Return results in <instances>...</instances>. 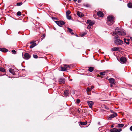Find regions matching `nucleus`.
<instances>
[{
	"mask_svg": "<svg viewBox=\"0 0 132 132\" xmlns=\"http://www.w3.org/2000/svg\"><path fill=\"white\" fill-rule=\"evenodd\" d=\"M113 35L115 36L114 38L118 39L119 38V36L117 34L123 36L126 34V33L124 31L122 30H120L118 28H117L115 29V31L113 32Z\"/></svg>",
	"mask_w": 132,
	"mask_h": 132,
	"instance_id": "nucleus-1",
	"label": "nucleus"
},
{
	"mask_svg": "<svg viewBox=\"0 0 132 132\" xmlns=\"http://www.w3.org/2000/svg\"><path fill=\"white\" fill-rule=\"evenodd\" d=\"M114 17L113 16H109L107 17V20L106 22L107 24L109 25H111L114 22Z\"/></svg>",
	"mask_w": 132,
	"mask_h": 132,
	"instance_id": "nucleus-2",
	"label": "nucleus"
},
{
	"mask_svg": "<svg viewBox=\"0 0 132 132\" xmlns=\"http://www.w3.org/2000/svg\"><path fill=\"white\" fill-rule=\"evenodd\" d=\"M64 67H60L61 70L62 71L67 70L68 69H71V66L69 65L64 64Z\"/></svg>",
	"mask_w": 132,
	"mask_h": 132,
	"instance_id": "nucleus-3",
	"label": "nucleus"
},
{
	"mask_svg": "<svg viewBox=\"0 0 132 132\" xmlns=\"http://www.w3.org/2000/svg\"><path fill=\"white\" fill-rule=\"evenodd\" d=\"M114 43L116 44L119 45H121L123 43L122 41L119 39H116L114 41Z\"/></svg>",
	"mask_w": 132,
	"mask_h": 132,
	"instance_id": "nucleus-4",
	"label": "nucleus"
},
{
	"mask_svg": "<svg viewBox=\"0 0 132 132\" xmlns=\"http://www.w3.org/2000/svg\"><path fill=\"white\" fill-rule=\"evenodd\" d=\"M122 130V129L121 128L118 129L116 128H113L111 129L110 130L111 132H120Z\"/></svg>",
	"mask_w": 132,
	"mask_h": 132,
	"instance_id": "nucleus-5",
	"label": "nucleus"
},
{
	"mask_svg": "<svg viewBox=\"0 0 132 132\" xmlns=\"http://www.w3.org/2000/svg\"><path fill=\"white\" fill-rule=\"evenodd\" d=\"M57 25L60 27L62 26L65 24V22L63 21H55Z\"/></svg>",
	"mask_w": 132,
	"mask_h": 132,
	"instance_id": "nucleus-6",
	"label": "nucleus"
},
{
	"mask_svg": "<svg viewBox=\"0 0 132 132\" xmlns=\"http://www.w3.org/2000/svg\"><path fill=\"white\" fill-rule=\"evenodd\" d=\"M111 113H112V114L110 116L109 118H113L117 116V113L114 112L113 110H111Z\"/></svg>",
	"mask_w": 132,
	"mask_h": 132,
	"instance_id": "nucleus-7",
	"label": "nucleus"
},
{
	"mask_svg": "<svg viewBox=\"0 0 132 132\" xmlns=\"http://www.w3.org/2000/svg\"><path fill=\"white\" fill-rule=\"evenodd\" d=\"M30 55L28 53H26L24 55L23 57L24 59L26 60H28L30 58Z\"/></svg>",
	"mask_w": 132,
	"mask_h": 132,
	"instance_id": "nucleus-8",
	"label": "nucleus"
},
{
	"mask_svg": "<svg viewBox=\"0 0 132 132\" xmlns=\"http://www.w3.org/2000/svg\"><path fill=\"white\" fill-rule=\"evenodd\" d=\"M109 82L111 84H115L116 83L115 80L113 78H110L109 79Z\"/></svg>",
	"mask_w": 132,
	"mask_h": 132,
	"instance_id": "nucleus-9",
	"label": "nucleus"
},
{
	"mask_svg": "<svg viewBox=\"0 0 132 132\" xmlns=\"http://www.w3.org/2000/svg\"><path fill=\"white\" fill-rule=\"evenodd\" d=\"M30 44H31L30 46V48H32L37 45L36 43H35V42L34 41L31 42Z\"/></svg>",
	"mask_w": 132,
	"mask_h": 132,
	"instance_id": "nucleus-10",
	"label": "nucleus"
},
{
	"mask_svg": "<svg viewBox=\"0 0 132 132\" xmlns=\"http://www.w3.org/2000/svg\"><path fill=\"white\" fill-rule=\"evenodd\" d=\"M87 103H88L89 108H92V106L94 104L93 102L89 101H87Z\"/></svg>",
	"mask_w": 132,
	"mask_h": 132,
	"instance_id": "nucleus-11",
	"label": "nucleus"
},
{
	"mask_svg": "<svg viewBox=\"0 0 132 132\" xmlns=\"http://www.w3.org/2000/svg\"><path fill=\"white\" fill-rule=\"evenodd\" d=\"M120 62L123 63L126 62L127 61L126 58L124 57H122L120 58Z\"/></svg>",
	"mask_w": 132,
	"mask_h": 132,
	"instance_id": "nucleus-12",
	"label": "nucleus"
},
{
	"mask_svg": "<svg viewBox=\"0 0 132 132\" xmlns=\"http://www.w3.org/2000/svg\"><path fill=\"white\" fill-rule=\"evenodd\" d=\"M87 23L89 24V25L91 26H93L94 24V22L90 20H87Z\"/></svg>",
	"mask_w": 132,
	"mask_h": 132,
	"instance_id": "nucleus-13",
	"label": "nucleus"
},
{
	"mask_svg": "<svg viewBox=\"0 0 132 132\" xmlns=\"http://www.w3.org/2000/svg\"><path fill=\"white\" fill-rule=\"evenodd\" d=\"M98 16L100 17H102L103 16V13L101 11H99L97 13Z\"/></svg>",
	"mask_w": 132,
	"mask_h": 132,
	"instance_id": "nucleus-14",
	"label": "nucleus"
},
{
	"mask_svg": "<svg viewBox=\"0 0 132 132\" xmlns=\"http://www.w3.org/2000/svg\"><path fill=\"white\" fill-rule=\"evenodd\" d=\"M77 14L79 16L81 17H82L84 16L82 13L79 11L77 12Z\"/></svg>",
	"mask_w": 132,
	"mask_h": 132,
	"instance_id": "nucleus-15",
	"label": "nucleus"
},
{
	"mask_svg": "<svg viewBox=\"0 0 132 132\" xmlns=\"http://www.w3.org/2000/svg\"><path fill=\"white\" fill-rule=\"evenodd\" d=\"M59 81L61 83H64L65 82V79L64 78H60L59 79Z\"/></svg>",
	"mask_w": 132,
	"mask_h": 132,
	"instance_id": "nucleus-16",
	"label": "nucleus"
},
{
	"mask_svg": "<svg viewBox=\"0 0 132 132\" xmlns=\"http://www.w3.org/2000/svg\"><path fill=\"white\" fill-rule=\"evenodd\" d=\"M0 51L3 52H6L7 51V49L4 48H0Z\"/></svg>",
	"mask_w": 132,
	"mask_h": 132,
	"instance_id": "nucleus-17",
	"label": "nucleus"
},
{
	"mask_svg": "<svg viewBox=\"0 0 132 132\" xmlns=\"http://www.w3.org/2000/svg\"><path fill=\"white\" fill-rule=\"evenodd\" d=\"M120 48L119 47H113L111 49V50L112 51H118Z\"/></svg>",
	"mask_w": 132,
	"mask_h": 132,
	"instance_id": "nucleus-18",
	"label": "nucleus"
},
{
	"mask_svg": "<svg viewBox=\"0 0 132 132\" xmlns=\"http://www.w3.org/2000/svg\"><path fill=\"white\" fill-rule=\"evenodd\" d=\"M69 91L68 90H66L64 91V95L65 96H67L69 94Z\"/></svg>",
	"mask_w": 132,
	"mask_h": 132,
	"instance_id": "nucleus-19",
	"label": "nucleus"
},
{
	"mask_svg": "<svg viewBox=\"0 0 132 132\" xmlns=\"http://www.w3.org/2000/svg\"><path fill=\"white\" fill-rule=\"evenodd\" d=\"M10 72L13 75H14L15 73L14 70L10 68L9 69Z\"/></svg>",
	"mask_w": 132,
	"mask_h": 132,
	"instance_id": "nucleus-20",
	"label": "nucleus"
},
{
	"mask_svg": "<svg viewBox=\"0 0 132 132\" xmlns=\"http://www.w3.org/2000/svg\"><path fill=\"white\" fill-rule=\"evenodd\" d=\"M124 126V124H118L117 126V127L118 128H121L123 127Z\"/></svg>",
	"mask_w": 132,
	"mask_h": 132,
	"instance_id": "nucleus-21",
	"label": "nucleus"
},
{
	"mask_svg": "<svg viewBox=\"0 0 132 132\" xmlns=\"http://www.w3.org/2000/svg\"><path fill=\"white\" fill-rule=\"evenodd\" d=\"M68 29L69 32H70L71 34L72 35L74 34V33L73 32H72V29H71L69 28H68Z\"/></svg>",
	"mask_w": 132,
	"mask_h": 132,
	"instance_id": "nucleus-22",
	"label": "nucleus"
},
{
	"mask_svg": "<svg viewBox=\"0 0 132 132\" xmlns=\"http://www.w3.org/2000/svg\"><path fill=\"white\" fill-rule=\"evenodd\" d=\"M5 71V70L3 68L0 67V71L4 72Z\"/></svg>",
	"mask_w": 132,
	"mask_h": 132,
	"instance_id": "nucleus-23",
	"label": "nucleus"
},
{
	"mask_svg": "<svg viewBox=\"0 0 132 132\" xmlns=\"http://www.w3.org/2000/svg\"><path fill=\"white\" fill-rule=\"evenodd\" d=\"M87 121H86L85 122H80V124L81 125H86L87 124Z\"/></svg>",
	"mask_w": 132,
	"mask_h": 132,
	"instance_id": "nucleus-24",
	"label": "nucleus"
},
{
	"mask_svg": "<svg viewBox=\"0 0 132 132\" xmlns=\"http://www.w3.org/2000/svg\"><path fill=\"white\" fill-rule=\"evenodd\" d=\"M87 34V32H85L82 33L80 34V36L81 37H83Z\"/></svg>",
	"mask_w": 132,
	"mask_h": 132,
	"instance_id": "nucleus-25",
	"label": "nucleus"
},
{
	"mask_svg": "<svg viewBox=\"0 0 132 132\" xmlns=\"http://www.w3.org/2000/svg\"><path fill=\"white\" fill-rule=\"evenodd\" d=\"M94 70V68L92 67H90L88 69V71L90 72H92Z\"/></svg>",
	"mask_w": 132,
	"mask_h": 132,
	"instance_id": "nucleus-26",
	"label": "nucleus"
},
{
	"mask_svg": "<svg viewBox=\"0 0 132 132\" xmlns=\"http://www.w3.org/2000/svg\"><path fill=\"white\" fill-rule=\"evenodd\" d=\"M84 6L88 7H90L91 6L90 5L88 4H84Z\"/></svg>",
	"mask_w": 132,
	"mask_h": 132,
	"instance_id": "nucleus-27",
	"label": "nucleus"
},
{
	"mask_svg": "<svg viewBox=\"0 0 132 132\" xmlns=\"http://www.w3.org/2000/svg\"><path fill=\"white\" fill-rule=\"evenodd\" d=\"M127 6H128L130 8H132V3H129L128 4Z\"/></svg>",
	"mask_w": 132,
	"mask_h": 132,
	"instance_id": "nucleus-28",
	"label": "nucleus"
},
{
	"mask_svg": "<svg viewBox=\"0 0 132 132\" xmlns=\"http://www.w3.org/2000/svg\"><path fill=\"white\" fill-rule=\"evenodd\" d=\"M106 71H105L104 72H101L100 73V75L104 76L105 75H106Z\"/></svg>",
	"mask_w": 132,
	"mask_h": 132,
	"instance_id": "nucleus-29",
	"label": "nucleus"
},
{
	"mask_svg": "<svg viewBox=\"0 0 132 132\" xmlns=\"http://www.w3.org/2000/svg\"><path fill=\"white\" fill-rule=\"evenodd\" d=\"M23 3H24V2L22 3V2H20L18 3H17L16 5L18 6H20L21 5L23 4Z\"/></svg>",
	"mask_w": 132,
	"mask_h": 132,
	"instance_id": "nucleus-30",
	"label": "nucleus"
},
{
	"mask_svg": "<svg viewBox=\"0 0 132 132\" xmlns=\"http://www.w3.org/2000/svg\"><path fill=\"white\" fill-rule=\"evenodd\" d=\"M124 42L125 43H126L127 44H129V41H127L126 40V39L124 38Z\"/></svg>",
	"mask_w": 132,
	"mask_h": 132,
	"instance_id": "nucleus-31",
	"label": "nucleus"
},
{
	"mask_svg": "<svg viewBox=\"0 0 132 132\" xmlns=\"http://www.w3.org/2000/svg\"><path fill=\"white\" fill-rule=\"evenodd\" d=\"M66 16L67 19L68 20H70L71 19V16L69 15H66Z\"/></svg>",
	"mask_w": 132,
	"mask_h": 132,
	"instance_id": "nucleus-32",
	"label": "nucleus"
},
{
	"mask_svg": "<svg viewBox=\"0 0 132 132\" xmlns=\"http://www.w3.org/2000/svg\"><path fill=\"white\" fill-rule=\"evenodd\" d=\"M17 15L20 16L21 15V13L20 11H18L17 12Z\"/></svg>",
	"mask_w": 132,
	"mask_h": 132,
	"instance_id": "nucleus-33",
	"label": "nucleus"
},
{
	"mask_svg": "<svg viewBox=\"0 0 132 132\" xmlns=\"http://www.w3.org/2000/svg\"><path fill=\"white\" fill-rule=\"evenodd\" d=\"M71 13V12L69 10L66 13V15H69Z\"/></svg>",
	"mask_w": 132,
	"mask_h": 132,
	"instance_id": "nucleus-34",
	"label": "nucleus"
},
{
	"mask_svg": "<svg viewBox=\"0 0 132 132\" xmlns=\"http://www.w3.org/2000/svg\"><path fill=\"white\" fill-rule=\"evenodd\" d=\"M33 57L35 59H37L38 58V56L37 55H33Z\"/></svg>",
	"mask_w": 132,
	"mask_h": 132,
	"instance_id": "nucleus-35",
	"label": "nucleus"
},
{
	"mask_svg": "<svg viewBox=\"0 0 132 132\" xmlns=\"http://www.w3.org/2000/svg\"><path fill=\"white\" fill-rule=\"evenodd\" d=\"M91 90L90 88H88L87 89V91L88 92H89L91 91Z\"/></svg>",
	"mask_w": 132,
	"mask_h": 132,
	"instance_id": "nucleus-36",
	"label": "nucleus"
},
{
	"mask_svg": "<svg viewBox=\"0 0 132 132\" xmlns=\"http://www.w3.org/2000/svg\"><path fill=\"white\" fill-rule=\"evenodd\" d=\"M12 52L13 53L15 54L16 53V52L14 50H12Z\"/></svg>",
	"mask_w": 132,
	"mask_h": 132,
	"instance_id": "nucleus-37",
	"label": "nucleus"
},
{
	"mask_svg": "<svg viewBox=\"0 0 132 132\" xmlns=\"http://www.w3.org/2000/svg\"><path fill=\"white\" fill-rule=\"evenodd\" d=\"M80 102V100L79 99L77 100L76 102L77 103H79Z\"/></svg>",
	"mask_w": 132,
	"mask_h": 132,
	"instance_id": "nucleus-38",
	"label": "nucleus"
},
{
	"mask_svg": "<svg viewBox=\"0 0 132 132\" xmlns=\"http://www.w3.org/2000/svg\"><path fill=\"white\" fill-rule=\"evenodd\" d=\"M91 26H90L89 25H88V26L87 27V28L88 29H90V28H91Z\"/></svg>",
	"mask_w": 132,
	"mask_h": 132,
	"instance_id": "nucleus-39",
	"label": "nucleus"
},
{
	"mask_svg": "<svg viewBox=\"0 0 132 132\" xmlns=\"http://www.w3.org/2000/svg\"><path fill=\"white\" fill-rule=\"evenodd\" d=\"M75 2H77L78 3H80L81 2V1H74Z\"/></svg>",
	"mask_w": 132,
	"mask_h": 132,
	"instance_id": "nucleus-40",
	"label": "nucleus"
},
{
	"mask_svg": "<svg viewBox=\"0 0 132 132\" xmlns=\"http://www.w3.org/2000/svg\"><path fill=\"white\" fill-rule=\"evenodd\" d=\"M45 34H44L43 35V36H42L43 38H43L42 39H43L45 37Z\"/></svg>",
	"mask_w": 132,
	"mask_h": 132,
	"instance_id": "nucleus-41",
	"label": "nucleus"
},
{
	"mask_svg": "<svg viewBox=\"0 0 132 132\" xmlns=\"http://www.w3.org/2000/svg\"><path fill=\"white\" fill-rule=\"evenodd\" d=\"M130 130L132 131V126H131L130 127Z\"/></svg>",
	"mask_w": 132,
	"mask_h": 132,
	"instance_id": "nucleus-42",
	"label": "nucleus"
},
{
	"mask_svg": "<svg viewBox=\"0 0 132 132\" xmlns=\"http://www.w3.org/2000/svg\"><path fill=\"white\" fill-rule=\"evenodd\" d=\"M126 40L127 41H129H129L130 40V39H126Z\"/></svg>",
	"mask_w": 132,
	"mask_h": 132,
	"instance_id": "nucleus-43",
	"label": "nucleus"
},
{
	"mask_svg": "<svg viewBox=\"0 0 132 132\" xmlns=\"http://www.w3.org/2000/svg\"><path fill=\"white\" fill-rule=\"evenodd\" d=\"M93 86H92L91 87V88H90L91 90H92L93 89Z\"/></svg>",
	"mask_w": 132,
	"mask_h": 132,
	"instance_id": "nucleus-44",
	"label": "nucleus"
},
{
	"mask_svg": "<svg viewBox=\"0 0 132 132\" xmlns=\"http://www.w3.org/2000/svg\"><path fill=\"white\" fill-rule=\"evenodd\" d=\"M113 84H111V85H110V86L111 87H112L113 86V85H112Z\"/></svg>",
	"mask_w": 132,
	"mask_h": 132,
	"instance_id": "nucleus-45",
	"label": "nucleus"
},
{
	"mask_svg": "<svg viewBox=\"0 0 132 132\" xmlns=\"http://www.w3.org/2000/svg\"><path fill=\"white\" fill-rule=\"evenodd\" d=\"M130 38L131 40L132 41V37H130Z\"/></svg>",
	"mask_w": 132,
	"mask_h": 132,
	"instance_id": "nucleus-46",
	"label": "nucleus"
},
{
	"mask_svg": "<svg viewBox=\"0 0 132 132\" xmlns=\"http://www.w3.org/2000/svg\"><path fill=\"white\" fill-rule=\"evenodd\" d=\"M114 127V126L112 125L111 126V128H113Z\"/></svg>",
	"mask_w": 132,
	"mask_h": 132,
	"instance_id": "nucleus-47",
	"label": "nucleus"
},
{
	"mask_svg": "<svg viewBox=\"0 0 132 132\" xmlns=\"http://www.w3.org/2000/svg\"><path fill=\"white\" fill-rule=\"evenodd\" d=\"M53 19H56V18H55L53 17Z\"/></svg>",
	"mask_w": 132,
	"mask_h": 132,
	"instance_id": "nucleus-48",
	"label": "nucleus"
},
{
	"mask_svg": "<svg viewBox=\"0 0 132 132\" xmlns=\"http://www.w3.org/2000/svg\"><path fill=\"white\" fill-rule=\"evenodd\" d=\"M98 124H99V125H100V122H98Z\"/></svg>",
	"mask_w": 132,
	"mask_h": 132,
	"instance_id": "nucleus-49",
	"label": "nucleus"
}]
</instances>
